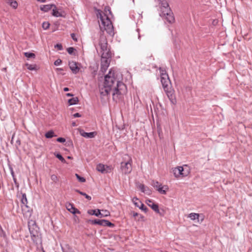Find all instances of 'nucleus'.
<instances>
[{
  "label": "nucleus",
  "mask_w": 252,
  "mask_h": 252,
  "mask_svg": "<svg viewBox=\"0 0 252 252\" xmlns=\"http://www.w3.org/2000/svg\"><path fill=\"white\" fill-rule=\"evenodd\" d=\"M126 86L115 77V72L111 69L104 77V88L100 91L102 95H106L111 91L113 99L115 95L123 94L126 93Z\"/></svg>",
  "instance_id": "f257e3e1"
},
{
  "label": "nucleus",
  "mask_w": 252,
  "mask_h": 252,
  "mask_svg": "<svg viewBox=\"0 0 252 252\" xmlns=\"http://www.w3.org/2000/svg\"><path fill=\"white\" fill-rule=\"evenodd\" d=\"M161 1L160 16L165 18L169 23H172L174 21L173 14L169 7L167 2L163 0Z\"/></svg>",
  "instance_id": "f03ea898"
},
{
  "label": "nucleus",
  "mask_w": 252,
  "mask_h": 252,
  "mask_svg": "<svg viewBox=\"0 0 252 252\" xmlns=\"http://www.w3.org/2000/svg\"><path fill=\"white\" fill-rule=\"evenodd\" d=\"M28 226L31 236L33 242L37 243L39 238V228L36 225L35 222L32 220L28 222Z\"/></svg>",
  "instance_id": "7ed1b4c3"
},
{
  "label": "nucleus",
  "mask_w": 252,
  "mask_h": 252,
  "mask_svg": "<svg viewBox=\"0 0 252 252\" xmlns=\"http://www.w3.org/2000/svg\"><path fill=\"white\" fill-rule=\"evenodd\" d=\"M104 16L106 18L101 21V24L99 25L101 31L104 29V30L106 31L108 33L111 35L113 34V25L106 14H104Z\"/></svg>",
  "instance_id": "20e7f679"
},
{
  "label": "nucleus",
  "mask_w": 252,
  "mask_h": 252,
  "mask_svg": "<svg viewBox=\"0 0 252 252\" xmlns=\"http://www.w3.org/2000/svg\"><path fill=\"white\" fill-rule=\"evenodd\" d=\"M99 46H100L101 55L108 56V54L111 55L109 48L108 47L107 40L106 36L101 35L99 40Z\"/></svg>",
  "instance_id": "39448f33"
},
{
  "label": "nucleus",
  "mask_w": 252,
  "mask_h": 252,
  "mask_svg": "<svg viewBox=\"0 0 252 252\" xmlns=\"http://www.w3.org/2000/svg\"><path fill=\"white\" fill-rule=\"evenodd\" d=\"M151 185L155 188H156L159 193L162 194H165L166 191L168 189V187L167 186H161V185L158 181L153 180Z\"/></svg>",
  "instance_id": "423d86ee"
},
{
  "label": "nucleus",
  "mask_w": 252,
  "mask_h": 252,
  "mask_svg": "<svg viewBox=\"0 0 252 252\" xmlns=\"http://www.w3.org/2000/svg\"><path fill=\"white\" fill-rule=\"evenodd\" d=\"M131 159H129L126 162H122L121 163V169L122 172L125 174H129L132 170Z\"/></svg>",
  "instance_id": "0eeeda50"
},
{
  "label": "nucleus",
  "mask_w": 252,
  "mask_h": 252,
  "mask_svg": "<svg viewBox=\"0 0 252 252\" xmlns=\"http://www.w3.org/2000/svg\"><path fill=\"white\" fill-rule=\"evenodd\" d=\"M164 90L171 103L173 104H176L177 100L175 97V91L171 88V87L165 89Z\"/></svg>",
  "instance_id": "6e6552de"
},
{
  "label": "nucleus",
  "mask_w": 252,
  "mask_h": 252,
  "mask_svg": "<svg viewBox=\"0 0 252 252\" xmlns=\"http://www.w3.org/2000/svg\"><path fill=\"white\" fill-rule=\"evenodd\" d=\"M105 212L107 213V214H104V215L101 214L100 210L99 209L97 210H89L88 211V213L91 215H95L96 217L102 218V217H106L110 216V213L107 210H105Z\"/></svg>",
  "instance_id": "1a4fd4ad"
},
{
  "label": "nucleus",
  "mask_w": 252,
  "mask_h": 252,
  "mask_svg": "<svg viewBox=\"0 0 252 252\" xmlns=\"http://www.w3.org/2000/svg\"><path fill=\"white\" fill-rule=\"evenodd\" d=\"M78 64V63L74 61H69L68 63L69 68L74 74L77 73L80 70Z\"/></svg>",
  "instance_id": "9d476101"
},
{
  "label": "nucleus",
  "mask_w": 252,
  "mask_h": 252,
  "mask_svg": "<svg viewBox=\"0 0 252 252\" xmlns=\"http://www.w3.org/2000/svg\"><path fill=\"white\" fill-rule=\"evenodd\" d=\"M111 57V55L110 54H108V56H102V55H101V65H104L105 67H108L110 62Z\"/></svg>",
  "instance_id": "9b49d317"
},
{
  "label": "nucleus",
  "mask_w": 252,
  "mask_h": 252,
  "mask_svg": "<svg viewBox=\"0 0 252 252\" xmlns=\"http://www.w3.org/2000/svg\"><path fill=\"white\" fill-rule=\"evenodd\" d=\"M148 203H147V204L149 207H150L157 213L159 214L160 216H163V214L160 212L158 204L154 203L151 200H148Z\"/></svg>",
  "instance_id": "f8f14e48"
},
{
  "label": "nucleus",
  "mask_w": 252,
  "mask_h": 252,
  "mask_svg": "<svg viewBox=\"0 0 252 252\" xmlns=\"http://www.w3.org/2000/svg\"><path fill=\"white\" fill-rule=\"evenodd\" d=\"M66 208L68 211H69L70 213L75 214H80V212L71 203H68L66 205Z\"/></svg>",
  "instance_id": "ddd939ff"
},
{
  "label": "nucleus",
  "mask_w": 252,
  "mask_h": 252,
  "mask_svg": "<svg viewBox=\"0 0 252 252\" xmlns=\"http://www.w3.org/2000/svg\"><path fill=\"white\" fill-rule=\"evenodd\" d=\"M79 132L81 136L88 138H93L96 135V133L95 132H86L82 129H80Z\"/></svg>",
  "instance_id": "4468645a"
},
{
  "label": "nucleus",
  "mask_w": 252,
  "mask_h": 252,
  "mask_svg": "<svg viewBox=\"0 0 252 252\" xmlns=\"http://www.w3.org/2000/svg\"><path fill=\"white\" fill-rule=\"evenodd\" d=\"M52 15L57 17H64V12L62 10H59L57 9V8H55L52 10Z\"/></svg>",
  "instance_id": "2eb2a0df"
},
{
  "label": "nucleus",
  "mask_w": 252,
  "mask_h": 252,
  "mask_svg": "<svg viewBox=\"0 0 252 252\" xmlns=\"http://www.w3.org/2000/svg\"><path fill=\"white\" fill-rule=\"evenodd\" d=\"M161 84L162 85V87L163 88V89L168 88L170 87L171 86L169 85L171 84L170 80L169 78V77H167L166 78H162V80H161Z\"/></svg>",
  "instance_id": "dca6fc26"
},
{
  "label": "nucleus",
  "mask_w": 252,
  "mask_h": 252,
  "mask_svg": "<svg viewBox=\"0 0 252 252\" xmlns=\"http://www.w3.org/2000/svg\"><path fill=\"white\" fill-rule=\"evenodd\" d=\"M53 7L56 8V6L54 4L43 5L40 7V9L44 12H47Z\"/></svg>",
  "instance_id": "f3484780"
},
{
  "label": "nucleus",
  "mask_w": 252,
  "mask_h": 252,
  "mask_svg": "<svg viewBox=\"0 0 252 252\" xmlns=\"http://www.w3.org/2000/svg\"><path fill=\"white\" fill-rule=\"evenodd\" d=\"M21 203L22 204V208H23L24 207L26 208H28V206L27 205L28 201L26 197V194L25 193H23L22 194V197L21 199ZM24 209H23V210Z\"/></svg>",
  "instance_id": "a211bd4d"
},
{
  "label": "nucleus",
  "mask_w": 252,
  "mask_h": 252,
  "mask_svg": "<svg viewBox=\"0 0 252 252\" xmlns=\"http://www.w3.org/2000/svg\"><path fill=\"white\" fill-rule=\"evenodd\" d=\"M96 170L102 173H105L107 172V171L106 170L105 167V165L102 164H98L96 166Z\"/></svg>",
  "instance_id": "6ab92c4d"
},
{
  "label": "nucleus",
  "mask_w": 252,
  "mask_h": 252,
  "mask_svg": "<svg viewBox=\"0 0 252 252\" xmlns=\"http://www.w3.org/2000/svg\"><path fill=\"white\" fill-rule=\"evenodd\" d=\"M178 168H180L179 171L181 173V175L183 177L187 176L189 174V171L188 169L185 170V168L182 166H178Z\"/></svg>",
  "instance_id": "aec40b11"
},
{
  "label": "nucleus",
  "mask_w": 252,
  "mask_h": 252,
  "mask_svg": "<svg viewBox=\"0 0 252 252\" xmlns=\"http://www.w3.org/2000/svg\"><path fill=\"white\" fill-rule=\"evenodd\" d=\"M6 2L14 9H16L18 6V3L16 0H7Z\"/></svg>",
  "instance_id": "412c9836"
},
{
  "label": "nucleus",
  "mask_w": 252,
  "mask_h": 252,
  "mask_svg": "<svg viewBox=\"0 0 252 252\" xmlns=\"http://www.w3.org/2000/svg\"><path fill=\"white\" fill-rule=\"evenodd\" d=\"M200 215L199 214L192 213L189 214V217L192 220H197L199 221V217Z\"/></svg>",
  "instance_id": "4be33fe9"
},
{
  "label": "nucleus",
  "mask_w": 252,
  "mask_h": 252,
  "mask_svg": "<svg viewBox=\"0 0 252 252\" xmlns=\"http://www.w3.org/2000/svg\"><path fill=\"white\" fill-rule=\"evenodd\" d=\"M79 100L77 97H73L69 99L68 100V102L69 105H72L76 104L78 102Z\"/></svg>",
  "instance_id": "5701e85b"
},
{
  "label": "nucleus",
  "mask_w": 252,
  "mask_h": 252,
  "mask_svg": "<svg viewBox=\"0 0 252 252\" xmlns=\"http://www.w3.org/2000/svg\"><path fill=\"white\" fill-rule=\"evenodd\" d=\"M105 220H94V224H98L101 226H104Z\"/></svg>",
  "instance_id": "b1692460"
},
{
  "label": "nucleus",
  "mask_w": 252,
  "mask_h": 252,
  "mask_svg": "<svg viewBox=\"0 0 252 252\" xmlns=\"http://www.w3.org/2000/svg\"><path fill=\"white\" fill-rule=\"evenodd\" d=\"M180 168H178V167H175L173 169V173L175 177L178 178L181 175V173L180 172Z\"/></svg>",
  "instance_id": "393cba45"
},
{
  "label": "nucleus",
  "mask_w": 252,
  "mask_h": 252,
  "mask_svg": "<svg viewBox=\"0 0 252 252\" xmlns=\"http://www.w3.org/2000/svg\"><path fill=\"white\" fill-rule=\"evenodd\" d=\"M45 136L47 138H51L54 136H56V135H54L53 131L50 130L46 133Z\"/></svg>",
  "instance_id": "a878e982"
},
{
  "label": "nucleus",
  "mask_w": 252,
  "mask_h": 252,
  "mask_svg": "<svg viewBox=\"0 0 252 252\" xmlns=\"http://www.w3.org/2000/svg\"><path fill=\"white\" fill-rule=\"evenodd\" d=\"M76 191H77V192L79 193L80 194L86 197V198H87L89 200H90L91 199V198H92L90 196L88 195V194H87L85 192L80 191V190H77V189L76 190Z\"/></svg>",
  "instance_id": "bb28decb"
},
{
  "label": "nucleus",
  "mask_w": 252,
  "mask_h": 252,
  "mask_svg": "<svg viewBox=\"0 0 252 252\" xmlns=\"http://www.w3.org/2000/svg\"><path fill=\"white\" fill-rule=\"evenodd\" d=\"M24 55L28 58H34L35 57V54L32 53L25 52L24 53Z\"/></svg>",
  "instance_id": "cd10ccee"
},
{
  "label": "nucleus",
  "mask_w": 252,
  "mask_h": 252,
  "mask_svg": "<svg viewBox=\"0 0 252 252\" xmlns=\"http://www.w3.org/2000/svg\"><path fill=\"white\" fill-rule=\"evenodd\" d=\"M139 203L140 204L139 207V209L144 211L145 212H147L148 209L141 201H139Z\"/></svg>",
  "instance_id": "c85d7f7f"
},
{
  "label": "nucleus",
  "mask_w": 252,
  "mask_h": 252,
  "mask_svg": "<svg viewBox=\"0 0 252 252\" xmlns=\"http://www.w3.org/2000/svg\"><path fill=\"white\" fill-rule=\"evenodd\" d=\"M106 226L110 227H113L114 226V224L111 223V222L107 220H105L104 226Z\"/></svg>",
  "instance_id": "c756f323"
},
{
  "label": "nucleus",
  "mask_w": 252,
  "mask_h": 252,
  "mask_svg": "<svg viewBox=\"0 0 252 252\" xmlns=\"http://www.w3.org/2000/svg\"><path fill=\"white\" fill-rule=\"evenodd\" d=\"M139 201H140L139 200V199L136 197H134L132 199L133 203L137 207H139V205H140V204L139 203Z\"/></svg>",
  "instance_id": "7c9ffc66"
},
{
  "label": "nucleus",
  "mask_w": 252,
  "mask_h": 252,
  "mask_svg": "<svg viewBox=\"0 0 252 252\" xmlns=\"http://www.w3.org/2000/svg\"><path fill=\"white\" fill-rule=\"evenodd\" d=\"M25 65L27 66V68L30 70H35V65H32L26 63L25 64Z\"/></svg>",
  "instance_id": "2f4dec72"
},
{
  "label": "nucleus",
  "mask_w": 252,
  "mask_h": 252,
  "mask_svg": "<svg viewBox=\"0 0 252 252\" xmlns=\"http://www.w3.org/2000/svg\"><path fill=\"white\" fill-rule=\"evenodd\" d=\"M56 157L60 160L62 162L65 163L66 161L65 159L63 157V156L60 154H57L56 155Z\"/></svg>",
  "instance_id": "473e14b6"
},
{
  "label": "nucleus",
  "mask_w": 252,
  "mask_h": 252,
  "mask_svg": "<svg viewBox=\"0 0 252 252\" xmlns=\"http://www.w3.org/2000/svg\"><path fill=\"white\" fill-rule=\"evenodd\" d=\"M75 176L76 177V178H77V179L78 180V181L81 183H84L86 181V179L83 178V177H82L81 176H80L78 174H75Z\"/></svg>",
  "instance_id": "72a5a7b5"
},
{
  "label": "nucleus",
  "mask_w": 252,
  "mask_h": 252,
  "mask_svg": "<svg viewBox=\"0 0 252 252\" xmlns=\"http://www.w3.org/2000/svg\"><path fill=\"white\" fill-rule=\"evenodd\" d=\"M97 16L98 18H100L101 21L106 18V17L104 16V15H102V12L101 11H98V13H97Z\"/></svg>",
  "instance_id": "f704fd0d"
},
{
  "label": "nucleus",
  "mask_w": 252,
  "mask_h": 252,
  "mask_svg": "<svg viewBox=\"0 0 252 252\" xmlns=\"http://www.w3.org/2000/svg\"><path fill=\"white\" fill-rule=\"evenodd\" d=\"M143 192L146 193L147 195H150L152 193V191L148 187H146L144 190H143Z\"/></svg>",
  "instance_id": "c9c22d12"
},
{
  "label": "nucleus",
  "mask_w": 252,
  "mask_h": 252,
  "mask_svg": "<svg viewBox=\"0 0 252 252\" xmlns=\"http://www.w3.org/2000/svg\"><path fill=\"white\" fill-rule=\"evenodd\" d=\"M75 49L73 47H69L67 49V51L70 55H73Z\"/></svg>",
  "instance_id": "e433bc0d"
},
{
  "label": "nucleus",
  "mask_w": 252,
  "mask_h": 252,
  "mask_svg": "<svg viewBox=\"0 0 252 252\" xmlns=\"http://www.w3.org/2000/svg\"><path fill=\"white\" fill-rule=\"evenodd\" d=\"M50 24L47 22H43L42 24V28L44 30H47L49 28Z\"/></svg>",
  "instance_id": "4c0bfd02"
},
{
  "label": "nucleus",
  "mask_w": 252,
  "mask_h": 252,
  "mask_svg": "<svg viewBox=\"0 0 252 252\" xmlns=\"http://www.w3.org/2000/svg\"><path fill=\"white\" fill-rule=\"evenodd\" d=\"M55 48H58V49L59 50H63V46L61 44H57L55 45Z\"/></svg>",
  "instance_id": "58836bf2"
},
{
  "label": "nucleus",
  "mask_w": 252,
  "mask_h": 252,
  "mask_svg": "<svg viewBox=\"0 0 252 252\" xmlns=\"http://www.w3.org/2000/svg\"><path fill=\"white\" fill-rule=\"evenodd\" d=\"M62 61L61 59H57L54 62V64L56 66L60 65L62 63Z\"/></svg>",
  "instance_id": "ea45409f"
},
{
  "label": "nucleus",
  "mask_w": 252,
  "mask_h": 252,
  "mask_svg": "<svg viewBox=\"0 0 252 252\" xmlns=\"http://www.w3.org/2000/svg\"><path fill=\"white\" fill-rule=\"evenodd\" d=\"M163 78L164 79L165 78H166L167 77H168V74L166 73H161V75H160V80H162V78Z\"/></svg>",
  "instance_id": "a19ab883"
},
{
  "label": "nucleus",
  "mask_w": 252,
  "mask_h": 252,
  "mask_svg": "<svg viewBox=\"0 0 252 252\" xmlns=\"http://www.w3.org/2000/svg\"><path fill=\"white\" fill-rule=\"evenodd\" d=\"M108 67H104V65H101V66H100V71L102 72V73H104V72L106 71V70H107Z\"/></svg>",
  "instance_id": "79ce46f5"
},
{
  "label": "nucleus",
  "mask_w": 252,
  "mask_h": 252,
  "mask_svg": "<svg viewBox=\"0 0 252 252\" xmlns=\"http://www.w3.org/2000/svg\"><path fill=\"white\" fill-rule=\"evenodd\" d=\"M57 141L59 142L63 143L65 141V139L63 137H59L57 138Z\"/></svg>",
  "instance_id": "37998d69"
},
{
  "label": "nucleus",
  "mask_w": 252,
  "mask_h": 252,
  "mask_svg": "<svg viewBox=\"0 0 252 252\" xmlns=\"http://www.w3.org/2000/svg\"><path fill=\"white\" fill-rule=\"evenodd\" d=\"M146 188V186H145L143 184H140L139 186H138V188L141 190V191L143 192V190H144L145 189V188Z\"/></svg>",
  "instance_id": "c03bdc74"
},
{
  "label": "nucleus",
  "mask_w": 252,
  "mask_h": 252,
  "mask_svg": "<svg viewBox=\"0 0 252 252\" xmlns=\"http://www.w3.org/2000/svg\"><path fill=\"white\" fill-rule=\"evenodd\" d=\"M51 179L52 180H53L54 182H57L58 180L57 177L55 175H52L51 177Z\"/></svg>",
  "instance_id": "a18cd8bd"
},
{
  "label": "nucleus",
  "mask_w": 252,
  "mask_h": 252,
  "mask_svg": "<svg viewBox=\"0 0 252 252\" xmlns=\"http://www.w3.org/2000/svg\"><path fill=\"white\" fill-rule=\"evenodd\" d=\"M71 37H72V38L73 39V40H74L75 41H77V39L75 37V34L74 33H71Z\"/></svg>",
  "instance_id": "49530a36"
},
{
  "label": "nucleus",
  "mask_w": 252,
  "mask_h": 252,
  "mask_svg": "<svg viewBox=\"0 0 252 252\" xmlns=\"http://www.w3.org/2000/svg\"><path fill=\"white\" fill-rule=\"evenodd\" d=\"M21 144V142H20V140L19 139H17L16 141V143H15V146L16 147H18V146L20 145Z\"/></svg>",
  "instance_id": "de8ad7c7"
},
{
  "label": "nucleus",
  "mask_w": 252,
  "mask_h": 252,
  "mask_svg": "<svg viewBox=\"0 0 252 252\" xmlns=\"http://www.w3.org/2000/svg\"><path fill=\"white\" fill-rule=\"evenodd\" d=\"M104 11H105V12L106 13H107V11H108L110 14H111V12L110 11V8L109 7H105V9H104Z\"/></svg>",
  "instance_id": "09e8293b"
},
{
  "label": "nucleus",
  "mask_w": 252,
  "mask_h": 252,
  "mask_svg": "<svg viewBox=\"0 0 252 252\" xmlns=\"http://www.w3.org/2000/svg\"><path fill=\"white\" fill-rule=\"evenodd\" d=\"M160 73V75H161L162 73H166L165 70L163 69L161 67H159Z\"/></svg>",
  "instance_id": "8fccbe9b"
},
{
  "label": "nucleus",
  "mask_w": 252,
  "mask_h": 252,
  "mask_svg": "<svg viewBox=\"0 0 252 252\" xmlns=\"http://www.w3.org/2000/svg\"><path fill=\"white\" fill-rule=\"evenodd\" d=\"M73 116H74L75 118H77V117H81V115H80L79 113H75V114L73 115Z\"/></svg>",
  "instance_id": "3c124183"
},
{
  "label": "nucleus",
  "mask_w": 252,
  "mask_h": 252,
  "mask_svg": "<svg viewBox=\"0 0 252 252\" xmlns=\"http://www.w3.org/2000/svg\"><path fill=\"white\" fill-rule=\"evenodd\" d=\"M138 215H139V214L137 213H136L134 212H133V217H135L136 216H138Z\"/></svg>",
  "instance_id": "603ef678"
},
{
  "label": "nucleus",
  "mask_w": 252,
  "mask_h": 252,
  "mask_svg": "<svg viewBox=\"0 0 252 252\" xmlns=\"http://www.w3.org/2000/svg\"><path fill=\"white\" fill-rule=\"evenodd\" d=\"M66 95L67 96H73V94L70 93H67L66 94Z\"/></svg>",
  "instance_id": "864d4df0"
},
{
  "label": "nucleus",
  "mask_w": 252,
  "mask_h": 252,
  "mask_svg": "<svg viewBox=\"0 0 252 252\" xmlns=\"http://www.w3.org/2000/svg\"><path fill=\"white\" fill-rule=\"evenodd\" d=\"M93 221H94V220H88L87 221V222H89V223H92V224H94V222H93Z\"/></svg>",
  "instance_id": "5fc2aeb1"
},
{
  "label": "nucleus",
  "mask_w": 252,
  "mask_h": 252,
  "mask_svg": "<svg viewBox=\"0 0 252 252\" xmlns=\"http://www.w3.org/2000/svg\"><path fill=\"white\" fill-rule=\"evenodd\" d=\"M63 91L64 92H67V91H69V88H67V87H65L63 89Z\"/></svg>",
  "instance_id": "6e6d98bb"
},
{
  "label": "nucleus",
  "mask_w": 252,
  "mask_h": 252,
  "mask_svg": "<svg viewBox=\"0 0 252 252\" xmlns=\"http://www.w3.org/2000/svg\"><path fill=\"white\" fill-rule=\"evenodd\" d=\"M14 136L13 135L12 137L11 141L12 144H13V143H14Z\"/></svg>",
  "instance_id": "4d7b16f0"
},
{
  "label": "nucleus",
  "mask_w": 252,
  "mask_h": 252,
  "mask_svg": "<svg viewBox=\"0 0 252 252\" xmlns=\"http://www.w3.org/2000/svg\"><path fill=\"white\" fill-rule=\"evenodd\" d=\"M102 211L103 213H101V215H104V214H107V213L105 212V210H102Z\"/></svg>",
  "instance_id": "13d9d810"
},
{
  "label": "nucleus",
  "mask_w": 252,
  "mask_h": 252,
  "mask_svg": "<svg viewBox=\"0 0 252 252\" xmlns=\"http://www.w3.org/2000/svg\"><path fill=\"white\" fill-rule=\"evenodd\" d=\"M57 69L58 70H59V71H62V70H63V68H58Z\"/></svg>",
  "instance_id": "bf43d9fd"
},
{
  "label": "nucleus",
  "mask_w": 252,
  "mask_h": 252,
  "mask_svg": "<svg viewBox=\"0 0 252 252\" xmlns=\"http://www.w3.org/2000/svg\"><path fill=\"white\" fill-rule=\"evenodd\" d=\"M37 0L40 1V2H45L46 0Z\"/></svg>",
  "instance_id": "052dcab7"
},
{
  "label": "nucleus",
  "mask_w": 252,
  "mask_h": 252,
  "mask_svg": "<svg viewBox=\"0 0 252 252\" xmlns=\"http://www.w3.org/2000/svg\"><path fill=\"white\" fill-rule=\"evenodd\" d=\"M72 126H76L75 123H72Z\"/></svg>",
  "instance_id": "680f3d73"
},
{
  "label": "nucleus",
  "mask_w": 252,
  "mask_h": 252,
  "mask_svg": "<svg viewBox=\"0 0 252 252\" xmlns=\"http://www.w3.org/2000/svg\"><path fill=\"white\" fill-rule=\"evenodd\" d=\"M140 218H141V219L143 218V216L142 215H140Z\"/></svg>",
  "instance_id": "e2e57ef3"
},
{
  "label": "nucleus",
  "mask_w": 252,
  "mask_h": 252,
  "mask_svg": "<svg viewBox=\"0 0 252 252\" xmlns=\"http://www.w3.org/2000/svg\"><path fill=\"white\" fill-rule=\"evenodd\" d=\"M185 168H188V166L187 165H185Z\"/></svg>",
  "instance_id": "0e129e2a"
},
{
  "label": "nucleus",
  "mask_w": 252,
  "mask_h": 252,
  "mask_svg": "<svg viewBox=\"0 0 252 252\" xmlns=\"http://www.w3.org/2000/svg\"><path fill=\"white\" fill-rule=\"evenodd\" d=\"M68 158H71V157H68Z\"/></svg>",
  "instance_id": "69168bd1"
}]
</instances>
